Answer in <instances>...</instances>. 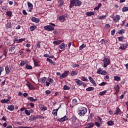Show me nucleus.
I'll return each mask as SVG.
<instances>
[{"instance_id":"1","label":"nucleus","mask_w":128,"mask_h":128,"mask_svg":"<svg viewBox=\"0 0 128 128\" xmlns=\"http://www.w3.org/2000/svg\"><path fill=\"white\" fill-rule=\"evenodd\" d=\"M78 115L81 117L85 116L88 112V108L82 106H80L76 110Z\"/></svg>"},{"instance_id":"2","label":"nucleus","mask_w":128,"mask_h":128,"mask_svg":"<svg viewBox=\"0 0 128 128\" xmlns=\"http://www.w3.org/2000/svg\"><path fill=\"white\" fill-rule=\"evenodd\" d=\"M82 2L80 0H70L69 8H72L74 6H80Z\"/></svg>"},{"instance_id":"3","label":"nucleus","mask_w":128,"mask_h":128,"mask_svg":"<svg viewBox=\"0 0 128 128\" xmlns=\"http://www.w3.org/2000/svg\"><path fill=\"white\" fill-rule=\"evenodd\" d=\"M54 26H56V24L53 23H50V25H47L44 26V30L48 32H52L54 30Z\"/></svg>"},{"instance_id":"4","label":"nucleus","mask_w":128,"mask_h":128,"mask_svg":"<svg viewBox=\"0 0 128 128\" xmlns=\"http://www.w3.org/2000/svg\"><path fill=\"white\" fill-rule=\"evenodd\" d=\"M102 61L104 68H106L107 66H109L110 64V60L108 58H104Z\"/></svg>"},{"instance_id":"5","label":"nucleus","mask_w":128,"mask_h":128,"mask_svg":"<svg viewBox=\"0 0 128 128\" xmlns=\"http://www.w3.org/2000/svg\"><path fill=\"white\" fill-rule=\"evenodd\" d=\"M111 18H112L113 22L115 23L118 22L120 20V16L119 15H116V16H110Z\"/></svg>"},{"instance_id":"6","label":"nucleus","mask_w":128,"mask_h":128,"mask_svg":"<svg viewBox=\"0 0 128 128\" xmlns=\"http://www.w3.org/2000/svg\"><path fill=\"white\" fill-rule=\"evenodd\" d=\"M68 74H69L68 70H64V72L62 73V75L60 76V80H62L64 78H66L68 77Z\"/></svg>"},{"instance_id":"7","label":"nucleus","mask_w":128,"mask_h":128,"mask_svg":"<svg viewBox=\"0 0 128 128\" xmlns=\"http://www.w3.org/2000/svg\"><path fill=\"white\" fill-rule=\"evenodd\" d=\"M68 17V15L64 14V15L61 16H59L58 20L60 22H66V18Z\"/></svg>"},{"instance_id":"8","label":"nucleus","mask_w":128,"mask_h":128,"mask_svg":"<svg viewBox=\"0 0 128 128\" xmlns=\"http://www.w3.org/2000/svg\"><path fill=\"white\" fill-rule=\"evenodd\" d=\"M74 82H76V85L78 86H82L84 84V82H83L82 81L78 78L74 80Z\"/></svg>"},{"instance_id":"9","label":"nucleus","mask_w":128,"mask_h":128,"mask_svg":"<svg viewBox=\"0 0 128 128\" xmlns=\"http://www.w3.org/2000/svg\"><path fill=\"white\" fill-rule=\"evenodd\" d=\"M15 48L16 46L14 45H12L10 48H8V52H10V54H15Z\"/></svg>"},{"instance_id":"10","label":"nucleus","mask_w":128,"mask_h":128,"mask_svg":"<svg viewBox=\"0 0 128 128\" xmlns=\"http://www.w3.org/2000/svg\"><path fill=\"white\" fill-rule=\"evenodd\" d=\"M68 120V118L66 117V116H64V117H62L61 118L57 119V121L59 122H64Z\"/></svg>"},{"instance_id":"11","label":"nucleus","mask_w":128,"mask_h":128,"mask_svg":"<svg viewBox=\"0 0 128 128\" xmlns=\"http://www.w3.org/2000/svg\"><path fill=\"white\" fill-rule=\"evenodd\" d=\"M128 46V43L121 44L120 45V50H126V48H127Z\"/></svg>"},{"instance_id":"12","label":"nucleus","mask_w":128,"mask_h":128,"mask_svg":"<svg viewBox=\"0 0 128 128\" xmlns=\"http://www.w3.org/2000/svg\"><path fill=\"white\" fill-rule=\"evenodd\" d=\"M88 78L89 80H90V83L92 84H93V86H96L97 84L95 80L93 79V78L92 76H89L88 77Z\"/></svg>"},{"instance_id":"13","label":"nucleus","mask_w":128,"mask_h":128,"mask_svg":"<svg viewBox=\"0 0 128 128\" xmlns=\"http://www.w3.org/2000/svg\"><path fill=\"white\" fill-rule=\"evenodd\" d=\"M48 82H46V86L48 87L50 84H54V80L52 78H48Z\"/></svg>"},{"instance_id":"14","label":"nucleus","mask_w":128,"mask_h":128,"mask_svg":"<svg viewBox=\"0 0 128 128\" xmlns=\"http://www.w3.org/2000/svg\"><path fill=\"white\" fill-rule=\"evenodd\" d=\"M86 126L85 128H92L94 126V123H86Z\"/></svg>"},{"instance_id":"15","label":"nucleus","mask_w":128,"mask_h":128,"mask_svg":"<svg viewBox=\"0 0 128 128\" xmlns=\"http://www.w3.org/2000/svg\"><path fill=\"white\" fill-rule=\"evenodd\" d=\"M47 78L46 77H43L42 78H40L38 80V82L42 84H44V82H46V81Z\"/></svg>"},{"instance_id":"16","label":"nucleus","mask_w":128,"mask_h":128,"mask_svg":"<svg viewBox=\"0 0 128 128\" xmlns=\"http://www.w3.org/2000/svg\"><path fill=\"white\" fill-rule=\"evenodd\" d=\"M27 4H28V8H29V12H32V8H34V6L31 2H28Z\"/></svg>"},{"instance_id":"17","label":"nucleus","mask_w":128,"mask_h":128,"mask_svg":"<svg viewBox=\"0 0 128 128\" xmlns=\"http://www.w3.org/2000/svg\"><path fill=\"white\" fill-rule=\"evenodd\" d=\"M8 110L10 111V112H12L14 111L15 110V107H14V104H10V106H8Z\"/></svg>"},{"instance_id":"18","label":"nucleus","mask_w":128,"mask_h":128,"mask_svg":"<svg viewBox=\"0 0 128 128\" xmlns=\"http://www.w3.org/2000/svg\"><path fill=\"white\" fill-rule=\"evenodd\" d=\"M59 48L61 50H60V52H62V50H65V48H66V44L65 43H62L61 44H60L59 46Z\"/></svg>"},{"instance_id":"19","label":"nucleus","mask_w":128,"mask_h":128,"mask_svg":"<svg viewBox=\"0 0 128 128\" xmlns=\"http://www.w3.org/2000/svg\"><path fill=\"white\" fill-rule=\"evenodd\" d=\"M5 71L6 74L8 75L10 74V71L8 66H5Z\"/></svg>"},{"instance_id":"20","label":"nucleus","mask_w":128,"mask_h":128,"mask_svg":"<svg viewBox=\"0 0 128 128\" xmlns=\"http://www.w3.org/2000/svg\"><path fill=\"white\" fill-rule=\"evenodd\" d=\"M32 21L36 24H38L40 22V20L38 18H36V17H32Z\"/></svg>"},{"instance_id":"21","label":"nucleus","mask_w":128,"mask_h":128,"mask_svg":"<svg viewBox=\"0 0 128 128\" xmlns=\"http://www.w3.org/2000/svg\"><path fill=\"white\" fill-rule=\"evenodd\" d=\"M121 113H122V110H120L119 107L116 108L115 114L118 115V114H120Z\"/></svg>"},{"instance_id":"22","label":"nucleus","mask_w":128,"mask_h":128,"mask_svg":"<svg viewBox=\"0 0 128 128\" xmlns=\"http://www.w3.org/2000/svg\"><path fill=\"white\" fill-rule=\"evenodd\" d=\"M64 4V0H59L58 1V6L60 7H62Z\"/></svg>"},{"instance_id":"23","label":"nucleus","mask_w":128,"mask_h":128,"mask_svg":"<svg viewBox=\"0 0 128 128\" xmlns=\"http://www.w3.org/2000/svg\"><path fill=\"white\" fill-rule=\"evenodd\" d=\"M62 42H63V41L62 40H55L54 42H52V44L58 46L61 43H62Z\"/></svg>"},{"instance_id":"24","label":"nucleus","mask_w":128,"mask_h":128,"mask_svg":"<svg viewBox=\"0 0 128 128\" xmlns=\"http://www.w3.org/2000/svg\"><path fill=\"white\" fill-rule=\"evenodd\" d=\"M95 13L94 12H86V16H94Z\"/></svg>"},{"instance_id":"25","label":"nucleus","mask_w":128,"mask_h":128,"mask_svg":"<svg viewBox=\"0 0 128 128\" xmlns=\"http://www.w3.org/2000/svg\"><path fill=\"white\" fill-rule=\"evenodd\" d=\"M78 74V71L76 70H74V71H72L71 72H70V76H74L77 75Z\"/></svg>"},{"instance_id":"26","label":"nucleus","mask_w":128,"mask_h":128,"mask_svg":"<svg viewBox=\"0 0 128 128\" xmlns=\"http://www.w3.org/2000/svg\"><path fill=\"white\" fill-rule=\"evenodd\" d=\"M33 62H34V67H38L40 66V65L38 64V62L36 60L33 58H32Z\"/></svg>"},{"instance_id":"27","label":"nucleus","mask_w":128,"mask_h":128,"mask_svg":"<svg viewBox=\"0 0 128 128\" xmlns=\"http://www.w3.org/2000/svg\"><path fill=\"white\" fill-rule=\"evenodd\" d=\"M39 108H40V110L42 111L47 110V107H45L44 106V105L40 104V105H39Z\"/></svg>"},{"instance_id":"28","label":"nucleus","mask_w":128,"mask_h":128,"mask_svg":"<svg viewBox=\"0 0 128 128\" xmlns=\"http://www.w3.org/2000/svg\"><path fill=\"white\" fill-rule=\"evenodd\" d=\"M0 103L9 104L10 100H0Z\"/></svg>"},{"instance_id":"29","label":"nucleus","mask_w":128,"mask_h":128,"mask_svg":"<svg viewBox=\"0 0 128 128\" xmlns=\"http://www.w3.org/2000/svg\"><path fill=\"white\" fill-rule=\"evenodd\" d=\"M6 29H10L12 28V22H8V24H6Z\"/></svg>"},{"instance_id":"30","label":"nucleus","mask_w":128,"mask_h":128,"mask_svg":"<svg viewBox=\"0 0 128 128\" xmlns=\"http://www.w3.org/2000/svg\"><path fill=\"white\" fill-rule=\"evenodd\" d=\"M46 61L50 62L52 66L56 65V62H54L52 59H50L49 58H47Z\"/></svg>"},{"instance_id":"31","label":"nucleus","mask_w":128,"mask_h":128,"mask_svg":"<svg viewBox=\"0 0 128 128\" xmlns=\"http://www.w3.org/2000/svg\"><path fill=\"white\" fill-rule=\"evenodd\" d=\"M107 124L108 126H112L114 125V121H112V120L108 121L107 122Z\"/></svg>"},{"instance_id":"32","label":"nucleus","mask_w":128,"mask_h":128,"mask_svg":"<svg viewBox=\"0 0 128 128\" xmlns=\"http://www.w3.org/2000/svg\"><path fill=\"white\" fill-rule=\"evenodd\" d=\"M26 69L27 70H32V66L28 64H25Z\"/></svg>"},{"instance_id":"33","label":"nucleus","mask_w":128,"mask_h":128,"mask_svg":"<svg viewBox=\"0 0 128 128\" xmlns=\"http://www.w3.org/2000/svg\"><path fill=\"white\" fill-rule=\"evenodd\" d=\"M94 90V87H89V88H86V92H92L93 90Z\"/></svg>"},{"instance_id":"34","label":"nucleus","mask_w":128,"mask_h":128,"mask_svg":"<svg viewBox=\"0 0 128 128\" xmlns=\"http://www.w3.org/2000/svg\"><path fill=\"white\" fill-rule=\"evenodd\" d=\"M28 100L32 101V102H36V101L38 100L36 98H32V97L28 98Z\"/></svg>"},{"instance_id":"35","label":"nucleus","mask_w":128,"mask_h":128,"mask_svg":"<svg viewBox=\"0 0 128 128\" xmlns=\"http://www.w3.org/2000/svg\"><path fill=\"white\" fill-rule=\"evenodd\" d=\"M12 11L8 10L6 12V16H8V17H12Z\"/></svg>"},{"instance_id":"36","label":"nucleus","mask_w":128,"mask_h":128,"mask_svg":"<svg viewBox=\"0 0 128 128\" xmlns=\"http://www.w3.org/2000/svg\"><path fill=\"white\" fill-rule=\"evenodd\" d=\"M125 32V30L124 29H122L121 30H118V34L122 35Z\"/></svg>"},{"instance_id":"37","label":"nucleus","mask_w":128,"mask_h":128,"mask_svg":"<svg viewBox=\"0 0 128 128\" xmlns=\"http://www.w3.org/2000/svg\"><path fill=\"white\" fill-rule=\"evenodd\" d=\"M114 79L116 82H120V78L118 76H114Z\"/></svg>"},{"instance_id":"38","label":"nucleus","mask_w":128,"mask_h":128,"mask_svg":"<svg viewBox=\"0 0 128 128\" xmlns=\"http://www.w3.org/2000/svg\"><path fill=\"white\" fill-rule=\"evenodd\" d=\"M86 48V45L85 44H82L79 47L80 50H82L83 48Z\"/></svg>"},{"instance_id":"39","label":"nucleus","mask_w":128,"mask_h":128,"mask_svg":"<svg viewBox=\"0 0 128 128\" xmlns=\"http://www.w3.org/2000/svg\"><path fill=\"white\" fill-rule=\"evenodd\" d=\"M36 28H37V26H30V30L32 32L34 31Z\"/></svg>"},{"instance_id":"40","label":"nucleus","mask_w":128,"mask_h":128,"mask_svg":"<svg viewBox=\"0 0 128 128\" xmlns=\"http://www.w3.org/2000/svg\"><path fill=\"white\" fill-rule=\"evenodd\" d=\"M72 104H73L74 106H76L78 104V100L76 98L73 99L72 100Z\"/></svg>"},{"instance_id":"41","label":"nucleus","mask_w":128,"mask_h":128,"mask_svg":"<svg viewBox=\"0 0 128 128\" xmlns=\"http://www.w3.org/2000/svg\"><path fill=\"white\" fill-rule=\"evenodd\" d=\"M78 120V118L75 116H72V122H74Z\"/></svg>"},{"instance_id":"42","label":"nucleus","mask_w":128,"mask_h":128,"mask_svg":"<svg viewBox=\"0 0 128 128\" xmlns=\"http://www.w3.org/2000/svg\"><path fill=\"white\" fill-rule=\"evenodd\" d=\"M72 66L74 68H76L80 66V64H76V62H74L73 64L72 65Z\"/></svg>"},{"instance_id":"43","label":"nucleus","mask_w":128,"mask_h":128,"mask_svg":"<svg viewBox=\"0 0 128 128\" xmlns=\"http://www.w3.org/2000/svg\"><path fill=\"white\" fill-rule=\"evenodd\" d=\"M122 11L123 12H128V6H126L122 8Z\"/></svg>"},{"instance_id":"44","label":"nucleus","mask_w":128,"mask_h":128,"mask_svg":"<svg viewBox=\"0 0 128 128\" xmlns=\"http://www.w3.org/2000/svg\"><path fill=\"white\" fill-rule=\"evenodd\" d=\"M64 90H70V87H68V86L64 85Z\"/></svg>"},{"instance_id":"45","label":"nucleus","mask_w":128,"mask_h":128,"mask_svg":"<svg viewBox=\"0 0 128 128\" xmlns=\"http://www.w3.org/2000/svg\"><path fill=\"white\" fill-rule=\"evenodd\" d=\"M107 92V91L106 90H104L103 92H99V94L98 95L99 96H102L103 95H104L106 94Z\"/></svg>"},{"instance_id":"46","label":"nucleus","mask_w":128,"mask_h":128,"mask_svg":"<svg viewBox=\"0 0 128 128\" xmlns=\"http://www.w3.org/2000/svg\"><path fill=\"white\" fill-rule=\"evenodd\" d=\"M24 112H25V114H26V115H27L28 116H30V114H31V112H30L28 110H25Z\"/></svg>"},{"instance_id":"47","label":"nucleus","mask_w":128,"mask_h":128,"mask_svg":"<svg viewBox=\"0 0 128 128\" xmlns=\"http://www.w3.org/2000/svg\"><path fill=\"white\" fill-rule=\"evenodd\" d=\"M81 80L83 82H88V80L85 76H81Z\"/></svg>"},{"instance_id":"48","label":"nucleus","mask_w":128,"mask_h":128,"mask_svg":"<svg viewBox=\"0 0 128 128\" xmlns=\"http://www.w3.org/2000/svg\"><path fill=\"white\" fill-rule=\"evenodd\" d=\"M26 64V62L22 60V61H21L20 64V66L22 67L23 66H24L25 65V64Z\"/></svg>"},{"instance_id":"49","label":"nucleus","mask_w":128,"mask_h":128,"mask_svg":"<svg viewBox=\"0 0 128 128\" xmlns=\"http://www.w3.org/2000/svg\"><path fill=\"white\" fill-rule=\"evenodd\" d=\"M106 16H99L98 20H106Z\"/></svg>"},{"instance_id":"50","label":"nucleus","mask_w":128,"mask_h":128,"mask_svg":"<svg viewBox=\"0 0 128 128\" xmlns=\"http://www.w3.org/2000/svg\"><path fill=\"white\" fill-rule=\"evenodd\" d=\"M52 114L54 116H58V112L52 110Z\"/></svg>"},{"instance_id":"51","label":"nucleus","mask_w":128,"mask_h":128,"mask_svg":"<svg viewBox=\"0 0 128 128\" xmlns=\"http://www.w3.org/2000/svg\"><path fill=\"white\" fill-rule=\"evenodd\" d=\"M52 92L50 90H46V91H45V94H46L47 96L50 94Z\"/></svg>"},{"instance_id":"52","label":"nucleus","mask_w":128,"mask_h":128,"mask_svg":"<svg viewBox=\"0 0 128 128\" xmlns=\"http://www.w3.org/2000/svg\"><path fill=\"white\" fill-rule=\"evenodd\" d=\"M35 116L36 118V119L44 118L43 116H41L40 115H36V116Z\"/></svg>"},{"instance_id":"53","label":"nucleus","mask_w":128,"mask_h":128,"mask_svg":"<svg viewBox=\"0 0 128 128\" xmlns=\"http://www.w3.org/2000/svg\"><path fill=\"white\" fill-rule=\"evenodd\" d=\"M40 42H39L37 43L36 44V48H40V46H41Z\"/></svg>"},{"instance_id":"54","label":"nucleus","mask_w":128,"mask_h":128,"mask_svg":"<svg viewBox=\"0 0 128 128\" xmlns=\"http://www.w3.org/2000/svg\"><path fill=\"white\" fill-rule=\"evenodd\" d=\"M28 88H29V89L30 90H36V88H34L32 84H30V86H28Z\"/></svg>"},{"instance_id":"55","label":"nucleus","mask_w":128,"mask_h":128,"mask_svg":"<svg viewBox=\"0 0 128 128\" xmlns=\"http://www.w3.org/2000/svg\"><path fill=\"white\" fill-rule=\"evenodd\" d=\"M108 74L106 70H102L101 73H100V74L101 75H106Z\"/></svg>"},{"instance_id":"56","label":"nucleus","mask_w":128,"mask_h":128,"mask_svg":"<svg viewBox=\"0 0 128 128\" xmlns=\"http://www.w3.org/2000/svg\"><path fill=\"white\" fill-rule=\"evenodd\" d=\"M4 68L2 66H0V76L2 75V72H4Z\"/></svg>"},{"instance_id":"57","label":"nucleus","mask_w":128,"mask_h":128,"mask_svg":"<svg viewBox=\"0 0 128 128\" xmlns=\"http://www.w3.org/2000/svg\"><path fill=\"white\" fill-rule=\"evenodd\" d=\"M25 38H20V40H18V41L17 42L18 43L22 42L25 41Z\"/></svg>"},{"instance_id":"58","label":"nucleus","mask_w":128,"mask_h":128,"mask_svg":"<svg viewBox=\"0 0 128 128\" xmlns=\"http://www.w3.org/2000/svg\"><path fill=\"white\" fill-rule=\"evenodd\" d=\"M118 40L120 42H124V36H122V37H118Z\"/></svg>"},{"instance_id":"59","label":"nucleus","mask_w":128,"mask_h":128,"mask_svg":"<svg viewBox=\"0 0 128 128\" xmlns=\"http://www.w3.org/2000/svg\"><path fill=\"white\" fill-rule=\"evenodd\" d=\"M106 84H107V82H102L101 84H98V86H105V85Z\"/></svg>"},{"instance_id":"60","label":"nucleus","mask_w":128,"mask_h":128,"mask_svg":"<svg viewBox=\"0 0 128 128\" xmlns=\"http://www.w3.org/2000/svg\"><path fill=\"white\" fill-rule=\"evenodd\" d=\"M94 124H96V126L98 128H100V124L98 123V122H96Z\"/></svg>"},{"instance_id":"61","label":"nucleus","mask_w":128,"mask_h":128,"mask_svg":"<svg viewBox=\"0 0 128 128\" xmlns=\"http://www.w3.org/2000/svg\"><path fill=\"white\" fill-rule=\"evenodd\" d=\"M102 71L101 70H100V68H99L98 70V71H96V74H100L102 72Z\"/></svg>"},{"instance_id":"62","label":"nucleus","mask_w":128,"mask_h":128,"mask_svg":"<svg viewBox=\"0 0 128 128\" xmlns=\"http://www.w3.org/2000/svg\"><path fill=\"white\" fill-rule=\"evenodd\" d=\"M115 32H116V30H113L112 31H111L110 32V34L111 36H114L115 34Z\"/></svg>"},{"instance_id":"63","label":"nucleus","mask_w":128,"mask_h":128,"mask_svg":"<svg viewBox=\"0 0 128 128\" xmlns=\"http://www.w3.org/2000/svg\"><path fill=\"white\" fill-rule=\"evenodd\" d=\"M110 28V26L109 24H108L105 25V28L108 29Z\"/></svg>"},{"instance_id":"64","label":"nucleus","mask_w":128,"mask_h":128,"mask_svg":"<svg viewBox=\"0 0 128 128\" xmlns=\"http://www.w3.org/2000/svg\"><path fill=\"white\" fill-rule=\"evenodd\" d=\"M18 128H32V127H28V126H18Z\"/></svg>"}]
</instances>
